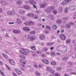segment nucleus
Segmentation results:
<instances>
[{"mask_svg": "<svg viewBox=\"0 0 76 76\" xmlns=\"http://www.w3.org/2000/svg\"><path fill=\"white\" fill-rule=\"evenodd\" d=\"M54 7H49L47 10H45L44 11L47 13H51L52 11L54 10Z\"/></svg>", "mask_w": 76, "mask_h": 76, "instance_id": "obj_1", "label": "nucleus"}, {"mask_svg": "<svg viewBox=\"0 0 76 76\" xmlns=\"http://www.w3.org/2000/svg\"><path fill=\"white\" fill-rule=\"evenodd\" d=\"M62 22V21L61 20H58L57 21V22L58 23H61V22Z\"/></svg>", "mask_w": 76, "mask_h": 76, "instance_id": "obj_31", "label": "nucleus"}, {"mask_svg": "<svg viewBox=\"0 0 76 76\" xmlns=\"http://www.w3.org/2000/svg\"><path fill=\"white\" fill-rule=\"evenodd\" d=\"M51 64H52V65H56V64H57V63L56 61H53L51 62Z\"/></svg>", "mask_w": 76, "mask_h": 76, "instance_id": "obj_25", "label": "nucleus"}, {"mask_svg": "<svg viewBox=\"0 0 76 76\" xmlns=\"http://www.w3.org/2000/svg\"><path fill=\"white\" fill-rule=\"evenodd\" d=\"M42 61L44 62L45 64H48V61L47 60H42Z\"/></svg>", "mask_w": 76, "mask_h": 76, "instance_id": "obj_13", "label": "nucleus"}, {"mask_svg": "<svg viewBox=\"0 0 76 76\" xmlns=\"http://www.w3.org/2000/svg\"><path fill=\"white\" fill-rule=\"evenodd\" d=\"M25 37L26 38V39H29L30 38V36L28 35H26L25 36Z\"/></svg>", "mask_w": 76, "mask_h": 76, "instance_id": "obj_43", "label": "nucleus"}, {"mask_svg": "<svg viewBox=\"0 0 76 76\" xmlns=\"http://www.w3.org/2000/svg\"><path fill=\"white\" fill-rule=\"evenodd\" d=\"M30 17H32L33 18L36 19H38L39 18L38 15H34V14L32 13H30Z\"/></svg>", "mask_w": 76, "mask_h": 76, "instance_id": "obj_4", "label": "nucleus"}, {"mask_svg": "<svg viewBox=\"0 0 76 76\" xmlns=\"http://www.w3.org/2000/svg\"><path fill=\"white\" fill-rule=\"evenodd\" d=\"M22 1L20 0H19L17 2V4H18V5H19V4H22Z\"/></svg>", "mask_w": 76, "mask_h": 76, "instance_id": "obj_18", "label": "nucleus"}, {"mask_svg": "<svg viewBox=\"0 0 76 76\" xmlns=\"http://www.w3.org/2000/svg\"><path fill=\"white\" fill-rule=\"evenodd\" d=\"M8 23H9V24H14V23L13 22H10Z\"/></svg>", "mask_w": 76, "mask_h": 76, "instance_id": "obj_56", "label": "nucleus"}, {"mask_svg": "<svg viewBox=\"0 0 76 76\" xmlns=\"http://www.w3.org/2000/svg\"><path fill=\"white\" fill-rule=\"evenodd\" d=\"M50 72H51V73H54L55 72V71H53V70L51 69V70L50 71Z\"/></svg>", "mask_w": 76, "mask_h": 76, "instance_id": "obj_50", "label": "nucleus"}, {"mask_svg": "<svg viewBox=\"0 0 76 76\" xmlns=\"http://www.w3.org/2000/svg\"><path fill=\"white\" fill-rule=\"evenodd\" d=\"M36 13H40V11L39 10H37L36 11Z\"/></svg>", "mask_w": 76, "mask_h": 76, "instance_id": "obj_51", "label": "nucleus"}, {"mask_svg": "<svg viewBox=\"0 0 76 76\" xmlns=\"http://www.w3.org/2000/svg\"><path fill=\"white\" fill-rule=\"evenodd\" d=\"M19 56L21 58H25V56L22 55H20Z\"/></svg>", "mask_w": 76, "mask_h": 76, "instance_id": "obj_26", "label": "nucleus"}, {"mask_svg": "<svg viewBox=\"0 0 76 76\" xmlns=\"http://www.w3.org/2000/svg\"><path fill=\"white\" fill-rule=\"evenodd\" d=\"M3 6H6L7 4V2L4 1H2L1 2Z\"/></svg>", "mask_w": 76, "mask_h": 76, "instance_id": "obj_8", "label": "nucleus"}, {"mask_svg": "<svg viewBox=\"0 0 76 76\" xmlns=\"http://www.w3.org/2000/svg\"><path fill=\"white\" fill-rule=\"evenodd\" d=\"M45 34H48V33H49V32H48L47 30H45Z\"/></svg>", "mask_w": 76, "mask_h": 76, "instance_id": "obj_57", "label": "nucleus"}, {"mask_svg": "<svg viewBox=\"0 0 76 76\" xmlns=\"http://www.w3.org/2000/svg\"><path fill=\"white\" fill-rule=\"evenodd\" d=\"M28 3L33 6L34 8L37 9V7H36V4H37L36 3V2H35V1L33 0H30L29 1Z\"/></svg>", "mask_w": 76, "mask_h": 76, "instance_id": "obj_2", "label": "nucleus"}, {"mask_svg": "<svg viewBox=\"0 0 76 76\" xmlns=\"http://www.w3.org/2000/svg\"><path fill=\"white\" fill-rule=\"evenodd\" d=\"M29 23L30 24V25H34V22H33L32 21H30Z\"/></svg>", "mask_w": 76, "mask_h": 76, "instance_id": "obj_41", "label": "nucleus"}, {"mask_svg": "<svg viewBox=\"0 0 76 76\" xmlns=\"http://www.w3.org/2000/svg\"><path fill=\"white\" fill-rule=\"evenodd\" d=\"M51 56H56V53H55V52L53 51H52L51 52Z\"/></svg>", "mask_w": 76, "mask_h": 76, "instance_id": "obj_19", "label": "nucleus"}, {"mask_svg": "<svg viewBox=\"0 0 76 76\" xmlns=\"http://www.w3.org/2000/svg\"><path fill=\"white\" fill-rule=\"evenodd\" d=\"M13 39H15V41H16V42H17L18 41V39L17 38H16V37H13Z\"/></svg>", "mask_w": 76, "mask_h": 76, "instance_id": "obj_44", "label": "nucleus"}, {"mask_svg": "<svg viewBox=\"0 0 76 76\" xmlns=\"http://www.w3.org/2000/svg\"><path fill=\"white\" fill-rule=\"evenodd\" d=\"M5 37H9V34L7 33L5 34Z\"/></svg>", "mask_w": 76, "mask_h": 76, "instance_id": "obj_55", "label": "nucleus"}, {"mask_svg": "<svg viewBox=\"0 0 76 76\" xmlns=\"http://www.w3.org/2000/svg\"><path fill=\"white\" fill-rule=\"evenodd\" d=\"M60 36L61 38V39H62V40H65V39H66V36H65L64 34H60Z\"/></svg>", "mask_w": 76, "mask_h": 76, "instance_id": "obj_5", "label": "nucleus"}, {"mask_svg": "<svg viewBox=\"0 0 76 76\" xmlns=\"http://www.w3.org/2000/svg\"><path fill=\"white\" fill-rule=\"evenodd\" d=\"M24 8L26 9H29L30 7L28 5H24L23 6Z\"/></svg>", "mask_w": 76, "mask_h": 76, "instance_id": "obj_14", "label": "nucleus"}, {"mask_svg": "<svg viewBox=\"0 0 76 76\" xmlns=\"http://www.w3.org/2000/svg\"><path fill=\"white\" fill-rule=\"evenodd\" d=\"M26 53H30V51H29V50H26Z\"/></svg>", "mask_w": 76, "mask_h": 76, "instance_id": "obj_58", "label": "nucleus"}, {"mask_svg": "<svg viewBox=\"0 0 76 76\" xmlns=\"http://www.w3.org/2000/svg\"><path fill=\"white\" fill-rule=\"evenodd\" d=\"M23 64H25L26 63V61L24 59L23 61Z\"/></svg>", "mask_w": 76, "mask_h": 76, "instance_id": "obj_48", "label": "nucleus"}, {"mask_svg": "<svg viewBox=\"0 0 76 76\" xmlns=\"http://www.w3.org/2000/svg\"><path fill=\"white\" fill-rule=\"evenodd\" d=\"M52 28L53 29H56V28H57V26H56V25H53L52 26Z\"/></svg>", "mask_w": 76, "mask_h": 76, "instance_id": "obj_27", "label": "nucleus"}, {"mask_svg": "<svg viewBox=\"0 0 76 76\" xmlns=\"http://www.w3.org/2000/svg\"><path fill=\"white\" fill-rule=\"evenodd\" d=\"M54 44V43L52 42L50 43H48L47 44V45H53V44Z\"/></svg>", "mask_w": 76, "mask_h": 76, "instance_id": "obj_28", "label": "nucleus"}, {"mask_svg": "<svg viewBox=\"0 0 76 76\" xmlns=\"http://www.w3.org/2000/svg\"><path fill=\"white\" fill-rule=\"evenodd\" d=\"M71 42V40L70 39H67L66 41V43H68V44H69V43H70Z\"/></svg>", "mask_w": 76, "mask_h": 76, "instance_id": "obj_29", "label": "nucleus"}, {"mask_svg": "<svg viewBox=\"0 0 76 76\" xmlns=\"http://www.w3.org/2000/svg\"><path fill=\"white\" fill-rule=\"evenodd\" d=\"M55 76H60V74H58V73H56L55 74Z\"/></svg>", "mask_w": 76, "mask_h": 76, "instance_id": "obj_53", "label": "nucleus"}, {"mask_svg": "<svg viewBox=\"0 0 76 76\" xmlns=\"http://www.w3.org/2000/svg\"><path fill=\"white\" fill-rule=\"evenodd\" d=\"M53 12L54 14H55V15H56L57 13V11L56 10H54V11H53Z\"/></svg>", "mask_w": 76, "mask_h": 76, "instance_id": "obj_49", "label": "nucleus"}, {"mask_svg": "<svg viewBox=\"0 0 76 76\" xmlns=\"http://www.w3.org/2000/svg\"><path fill=\"white\" fill-rule=\"evenodd\" d=\"M20 13L21 15H23L25 13V11H24L23 10H20Z\"/></svg>", "mask_w": 76, "mask_h": 76, "instance_id": "obj_16", "label": "nucleus"}, {"mask_svg": "<svg viewBox=\"0 0 76 76\" xmlns=\"http://www.w3.org/2000/svg\"><path fill=\"white\" fill-rule=\"evenodd\" d=\"M2 55L3 56L6 58V59H7V58H8V56H7V55H6V54L4 53H2Z\"/></svg>", "mask_w": 76, "mask_h": 76, "instance_id": "obj_34", "label": "nucleus"}, {"mask_svg": "<svg viewBox=\"0 0 76 76\" xmlns=\"http://www.w3.org/2000/svg\"><path fill=\"white\" fill-rule=\"evenodd\" d=\"M23 29L24 31H26V32H28V31H29V30H30L29 28L27 27H24Z\"/></svg>", "mask_w": 76, "mask_h": 76, "instance_id": "obj_10", "label": "nucleus"}, {"mask_svg": "<svg viewBox=\"0 0 76 76\" xmlns=\"http://www.w3.org/2000/svg\"><path fill=\"white\" fill-rule=\"evenodd\" d=\"M47 5V4L45 1L40 2L39 4V6L41 8H45Z\"/></svg>", "mask_w": 76, "mask_h": 76, "instance_id": "obj_3", "label": "nucleus"}, {"mask_svg": "<svg viewBox=\"0 0 76 76\" xmlns=\"http://www.w3.org/2000/svg\"><path fill=\"white\" fill-rule=\"evenodd\" d=\"M17 22L18 23L20 24L22 23V20L19 18H17Z\"/></svg>", "mask_w": 76, "mask_h": 76, "instance_id": "obj_12", "label": "nucleus"}, {"mask_svg": "<svg viewBox=\"0 0 76 76\" xmlns=\"http://www.w3.org/2000/svg\"><path fill=\"white\" fill-rule=\"evenodd\" d=\"M21 31L19 30H17V34H20Z\"/></svg>", "mask_w": 76, "mask_h": 76, "instance_id": "obj_40", "label": "nucleus"}, {"mask_svg": "<svg viewBox=\"0 0 76 76\" xmlns=\"http://www.w3.org/2000/svg\"><path fill=\"white\" fill-rule=\"evenodd\" d=\"M13 32L15 34H17V30H14Z\"/></svg>", "mask_w": 76, "mask_h": 76, "instance_id": "obj_52", "label": "nucleus"}, {"mask_svg": "<svg viewBox=\"0 0 76 76\" xmlns=\"http://www.w3.org/2000/svg\"><path fill=\"white\" fill-rule=\"evenodd\" d=\"M47 70H48V71H51V70H52V68H51L50 67H47L46 68Z\"/></svg>", "mask_w": 76, "mask_h": 76, "instance_id": "obj_24", "label": "nucleus"}, {"mask_svg": "<svg viewBox=\"0 0 76 76\" xmlns=\"http://www.w3.org/2000/svg\"><path fill=\"white\" fill-rule=\"evenodd\" d=\"M49 17L50 18H51V19H54V16H53V15H49Z\"/></svg>", "mask_w": 76, "mask_h": 76, "instance_id": "obj_30", "label": "nucleus"}, {"mask_svg": "<svg viewBox=\"0 0 76 76\" xmlns=\"http://www.w3.org/2000/svg\"><path fill=\"white\" fill-rule=\"evenodd\" d=\"M40 38L41 39H45V36L44 35H40Z\"/></svg>", "mask_w": 76, "mask_h": 76, "instance_id": "obj_17", "label": "nucleus"}, {"mask_svg": "<svg viewBox=\"0 0 76 76\" xmlns=\"http://www.w3.org/2000/svg\"><path fill=\"white\" fill-rule=\"evenodd\" d=\"M1 74L3 76H5V75H4V73H3V72H1Z\"/></svg>", "mask_w": 76, "mask_h": 76, "instance_id": "obj_54", "label": "nucleus"}, {"mask_svg": "<svg viewBox=\"0 0 76 76\" xmlns=\"http://www.w3.org/2000/svg\"><path fill=\"white\" fill-rule=\"evenodd\" d=\"M15 15V11L12 10L11 11V15L13 16Z\"/></svg>", "mask_w": 76, "mask_h": 76, "instance_id": "obj_33", "label": "nucleus"}, {"mask_svg": "<svg viewBox=\"0 0 76 76\" xmlns=\"http://www.w3.org/2000/svg\"><path fill=\"white\" fill-rule=\"evenodd\" d=\"M60 52L61 53H66V52H67V50H66L65 51H64L63 50H59Z\"/></svg>", "mask_w": 76, "mask_h": 76, "instance_id": "obj_36", "label": "nucleus"}, {"mask_svg": "<svg viewBox=\"0 0 76 76\" xmlns=\"http://www.w3.org/2000/svg\"><path fill=\"white\" fill-rule=\"evenodd\" d=\"M24 61V59H21L20 60V61L22 63H23V61Z\"/></svg>", "mask_w": 76, "mask_h": 76, "instance_id": "obj_62", "label": "nucleus"}, {"mask_svg": "<svg viewBox=\"0 0 76 76\" xmlns=\"http://www.w3.org/2000/svg\"><path fill=\"white\" fill-rule=\"evenodd\" d=\"M69 18L68 17H64L62 18L63 20H68Z\"/></svg>", "mask_w": 76, "mask_h": 76, "instance_id": "obj_45", "label": "nucleus"}, {"mask_svg": "<svg viewBox=\"0 0 76 76\" xmlns=\"http://www.w3.org/2000/svg\"><path fill=\"white\" fill-rule=\"evenodd\" d=\"M30 34H31V35L32 34H34V35H35V32L34 31H32L31 32H30Z\"/></svg>", "mask_w": 76, "mask_h": 76, "instance_id": "obj_39", "label": "nucleus"}, {"mask_svg": "<svg viewBox=\"0 0 76 76\" xmlns=\"http://www.w3.org/2000/svg\"><path fill=\"white\" fill-rule=\"evenodd\" d=\"M6 67L8 69V70H10L11 69L10 68V67H9V66H8L7 65H5Z\"/></svg>", "mask_w": 76, "mask_h": 76, "instance_id": "obj_47", "label": "nucleus"}, {"mask_svg": "<svg viewBox=\"0 0 76 76\" xmlns=\"http://www.w3.org/2000/svg\"><path fill=\"white\" fill-rule=\"evenodd\" d=\"M24 24L26 26H30L31 25V24H30L29 22H26L24 23Z\"/></svg>", "mask_w": 76, "mask_h": 76, "instance_id": "obj_15", "label": "nucleus"}, {"mask_svg": "<svg viewBox=\"0 0 76 76\" xmlns=\"http://www.w3.org/2000/svg\"><path fill=\"white\" fill-rule=\"evenodd\" d=\"M76 9V7L75 5H71L69 7V9L71 10H75Z\"/></svg>", "mask_w": 76, "mask_h": 76, "instance_id": "obj_7", "label": "nucleus"}, {"mask_svg": "<svg viewBox=\"0 0 76 76\" xmlns=\"http://www.w3.org/2000/svg\"><path fill=\"white\" fill-rule=\"evenodd\" d=\"M30 39L31 41H34L35 40V38H34L32 37H30Z\"/></svg>", "mask_w": 76, "mask_h": 76, "instance_id": "obj_20", "label": "nucleus"}, {"mask_svg": "<svg viewBox=\"0 0 76 76\" xmlns=\"http://www.w3.org/2000/svg\"><path fill=\"white\" fill-rule=\"evenodd\" d=\"M72 75H76V73L74 72H72L71 73Z\"/></svg>", "mask_w": 76, "mask_h": 76, "instance_id": "obj_64", "label": "nucleus"}, {"mask_svg": "<svg viewBox=\"0 0 76 76\" xmlns=\"http://www.w3.org/2000/svg\"><path fill=\"white\" fill-rule=\"evenodd\" d=\"M65 27L66 29H69L71 27V23H67L65 26Z\"/></svg>", "mask_w": 76, "mask_h": 76, "instance_id": "obj_6", "label": "nucleus"}, {"mask_svg": "<svg viewBox=\"0 0 76 76\" xmlns=\"http://www.w3.org/2000/svg\"><path fill=\"white\" fill-rule=\"evenodd\" d=\"M10 62L12 65H15V62L13 61V60L12 59H10L9 60Z\"/></svg>", "mask_w": 76, "mask_h": 76, "instance_id": "obj_11", "label": "nucleus"}, {"mask_svg": "<svg viewBox=\"0 0 76 76\" xmlns=\"http://www.w3.org/2000/svg\"><path fill=\"white\" fill-rule=\"evenodd\" d=\"M62 60L64 61H66L67 60H68V58L67 57H64L62 58Z\"/></svg>", "mask_w": 76, "mask_h": 76, "instance_id": "obj_32", "label": "nucleus"}, {"mask_svg": "<svg viewBox=\"0 0 76 76\" xmlns=\"http://www.w3.org/2000/svg\"><path fill=\"white\" fill-rule=\"evenodd\" d=\"M46 28H47V29H51V27H50V26H46Z\"/></svg>", "mask_w": 76, "mask_h": 76, "instance_id": "obj_46", "label": "nucleus"}, {"mask_svg": "<svg viewBox=\"0 0 76 76\" xmlns=\"http://www.w3.org/2000/svg\"><path fill=\"white\" fill-rule=\"evenodd\" d=\"M68 70L69 72H72V70L70 69H68Z\"/></svg>", "mask_w": 76, "mask_h": 76, "instance_id": "obj_63", "label": "nucleus"}, {"mask_svg": "<svg viewBox=\"0 0 76 76\" xmlns=\"http://www.w3.org/2000/svg\"><path fill=\"white\" fill-rule=\"evenodd\" d=\"M58 10L60 12H61L63 11V7H59L58 8Z\"/></svg>", "mask_w": 76, "mask_h": 76, "instance_id": "obj_21", "label": "nucleus"}, {"mask_svg": "<svg viewBox=\"0 0 76 76\" xmlns=\"http://www.w3.org/2000/svg\"><path fill=\"white\" fill-rule=\"evenodd\" d=\"M37 53V54H42V52H41V51L39 50V51H37L36 52Z\"/></svg>", "mask_w": 76, "mask_h": 76, "instance_id": "obj_42", "label": "nucleus"}, {"mask_svg": "<svg viewBox=\"0 0 76 76\" xmlns=\"http://www.w3.org/2000/svg\"><path fill=\"white\" fill-rule=\"evenodd\" d=\"M15 71L18 74V75H21V71H20V69H15Z\"/></svg>", "mask_w": 76, "mask_h": 76, "instance_id": "obj_9", "label": "nucleus"}, {"mask_svg": "<svg viewBox=\"0 0 76 76\" xmlns=\"http://www.w3.org/2000/svg\"><path fill=\"white\" fill-rule=\"evenodd\" d=\"M7 14L8 15H12V11H8L7 13Z\"/></svg>", "mask_w": 76, "mask_h": 76, "instance_id": "obj_37", "label": "nucleus"}, {"mask_svg": "<svg viewBox=\"0 0 76 76\" xmlns=\"http://www.w3.org/2000/svg\"><path fill=\"white\" fill-rule=\"evenodd\" d=\"M68 10H69V8H66V9H65V13H68Z\"/></svg>", "mask_w": 76, "mask_h": 76, "instance_id": "obj_23", "label": "nucleus"}, {"mask_svg": "<svg viewBox=\"0 0 76 76\" xmlns=\"http://www.w3.org/2000/svg\"><path fill=\"white\" fill-rule=\"evenodd\" d=\"M66 3H69L72 1V0H64Z\"/></svg>", "mask_w": 76, "mask_h": 76, "instance_id": "obj_38", "label": "nucleus"}, {"mask_svg": "<svg viewBox=\"0 0 76 76\" xmlns=\"http://www.w3.org/2000/svg\"><path fill=\"white\" fill-rule=\"evenodd\" d=\"M44 50H45V51H47L48 50V49L47 48H44Z\"/></svg>", "mask_w": 76, "mask_h": 76, "instance_id": "obj_59", "label": "nucleus"}, {"mask_svg": "<svg viewBox=\"0 0 76 76\" xmlns=\"http://www.w3.org/2000/svg\"><path fill=\"white\" fill-rule=\"evenodd\" d=\"M64 29H62L61 31V33H63L64 32Z\"/></svg>", "mask_w": 76, "mask_h": 76, "instance_id": "obj_60", "label": "nucleus"}, {"mask_svg": "<svg viewBox=\"0 0 76 76\" xmlns=\"http://www.w3.org/2000/svg\"><path fill=\"white\" fill-rule=\"evenodd\" d=\"M61 69V68L60 67H57V70H60Z\"/></svg>", "mask_w": 76, "mask_h": 76, "instance_id": "obj_61", "label": "nucleus"}, {"mask_svg": "<svg viewBox=\"0 0 76 76\" xmlns=\"http://www.w3.org/2000/svg\"><path fill=\"white\" fill-rule=\"evenodd\" d=\"M35 74L37 76H40V74L39 73V72L38 71L36 72Z\"/></svg>", "mask_w": 76, "mask_h": 76, "instance_id": "obj_22", "label": "nucleus"}, {"mask_svg": "<svg viewBox=\"0 0 76 76\" xmlns=\"http://www.w3.org/2000/svg\"><path fill=\"white\" fill-rule=\"evenodd\" d=\"M31 48L32 50H36V48H35V46H33V47H31Z\"/></svg>", "mask_w": 76, "mask_h": 76, "instance_id": "obj_35", "label": "nucleus"}]
</instances>
